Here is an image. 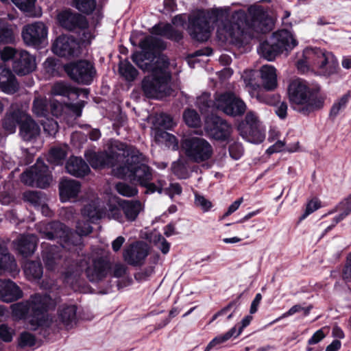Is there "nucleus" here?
<instances>
[{
	"mask_svg": "<svg viewBox=\"0 0 351 351\" xmlns=\"http://www.w3.org/2000/svg\"><path fill=\"white\" fill-rule=\"evenodd\" d=\"M73 6L80 12L90 14L96 8L95 0H73Z\"/></svg>",
	"mask_w": 351,
	"mask_h": 351,
	"instance_id": "8fccbe9b",
	"label": "nucleus"
},
{
	"mask_svg": "<svg viewBox=\"0 0 351 351\" xmlns=\"http://www.w3.org/2000/svg\"><path fill=\"white\" fill-rule=\"evenodd\" d=\"M119 151H123V162L113 169V174L118 178L129 179L140 185L152 180V170L145 162L146 157L136 147L126 144H119Z\"/></svg>",
	"mask_w": 351,
	"mask_h": 351,
	"instance_id": "7ed1b4c3",
	"label": "nucleus"
},
{
	"mask_svg": "<svg viewBox=\"0 0 351 351\" xmlns=\"http://www.w3.org/2000/svg\"><path fill=\"white\" fill-rule=\"evenodd\" d=\"M60 27L69 32L85 31L88 29V21L86 18L80 14L73 13L70 10H64L57 16Z\"/></svg>",
	"mask_w": 351,
	"mask_h": 351,
	"instance_id": "a211bd4d",
	"label": "nucleus"
},
{
	"mask_svg": "<svg viewBox=\"0 0 351 351\" xmlns=\"http://www.w3.org/2000/svg\"><path fill=\"white\" fill-rule=\"evenodd\" d=\"M147 255V245L143 242L130 244L123 254L124 260L132 266L142 265Z\"/></svg>",
	"mask_w": 351,
	"mask_h": 351,
	"instance_id": "412c9836",
	"label": "nucleus"
},
{
	"mask_svg": "<svg viewBox=\"0 0 351 351\" xmlns=\"http://www.w3.org/2000/svg\"><path fill=\"white\" fill-rule=\"evenodd\" d=\"M12 3L23 12H30L35 6L36 0H11Z\"/></svg>",
	"mask_w": 351,
	"mask_h": 351,
	"instance_id": "69168bd1",
	"label": "nucleus"
},
{
	"mask_svg": "<svg viewBox=\"0 0 351 351\" xmlns=\"http://www.w3.org/2000/svg\"><path fill=\"white\" fill-rule=\"evenodd\" d=\"M45 319L46 322L43 325H30L34 330L39 329V334L43 335L44 338L46 339L51 333L58 332L62 329V326L57 323V320L53 322L52 319H49L47 311H45Z\"/></svg>",
	"mask_w": 351,
	"mask_h": 351,
	"instance_id": "e433bc0d",
	"label": "nucleus"
},
{
	"mask_svg": "<svg viewBox=\"0 0 351 351\" xmlns=\"http://www.w3.org/2000/svg\"><path fill=\"white\" fill-rule=\"evenodd\" d=\"M171 169L178 179H187L190 177L188 163L184 160H178L173 162Z\"/></svg>",
	"mask_w": 351,
	"mask_h": 351,
	"instance_id": "de8ad7c7",
	"label": "nucleus"
},
{
	"mask_svg": "<svg viewBox=\"0 0 351 351\" xmlns=\"http://www.w3.org/2000/svg\"><path fill=\"white\" fill-rule=\"evenodd\" d=\"M156 124L163 129H170L173 126V119L169 114L161 113L156 117Z\"/></svg>",
	"mask_w": 351,
	"mask_h": 351,
	"instance_id": "e2e57ef3",
	"label": "nucleus"
},
{
	"mask_svg": "<svg viewBox=\"0 0 351 351\" xmlns=\"http://www.w3.org/2000/svg\"><path fill=\"white\" fill-rule=\"evenodd\" d=\"M32 111L40 117H48L50 114L53 116L58 117L59 111L58 106L54 103H49L46 99L35 98L33 102Z\"/></svg>",
	"mask_w": 351,
	"mask_h": 351,
	"instance_id": "c756f323",
	"label": "nucleus"
},
{
	"mask_svg": "<svg viewBox=\"0 0 351 351\" xmlns=\"http://www.w3.org/2000/svg\"><path fill=\"white\" fill-rule=\"evenodd\" d=\"M217 104V110L231 117L241 116L246 110L245 104L230 92L219 94Z\"/></svg>",
	"mask_w": 351,
	"mask_h": 351,
	"instance_id": "dca6fc26",
	"label": "nucleus"
},
{
	"mask_svg": "<svg viewBox=\"0 0 351 351\" xmlns=\"http://www.w3.org/2000/svg\"><path fill=\"white\" fill-rule=\"evenodd\" d=\"M306 58L321 75L330 76L339 70V62L332 52L324 49L313 48L306 51Z\"/></svg>",
	"mask_w": 351,
	"mask_h": 351,
	"instance_id": "9d476101",
	"label": "nucleus"
},
{
	"mask_svg": "<svg viewBox=\"0 0 351 351\" xmlns=\"http://www.w3.org/2000/svg\"><path fill=\"white\" fill-rule=\"evenodd\" d=\"M52 50L60 57L71 58L80 53V44L73 36L61 35L56 39Z\"/></svg>",
	"mask_w": 351,
	"mask_h": 351,
	"instance_id": "aec40b11",
	"label": "nucleus"
},
{
	"mask_svg": "<svg viewBox=\"0 0 351 351\" xmlns=\"http://www.w3.org/2000/svg\"><path fill=\"white\" fill-rule=\"evenodd\" d=\"M0 88L8 94H14L19 90V84L14 74L3 64H0Z\"/></svg>",
	"mask_w": 351,
	"mask_h": 351,
	"instance_id": "393cba45",
	"label": "nucleus"
},
{
	"mask_svg": "<svg viewBox=\"0 0 351 351\" xmlns=\"http://www.w3.org/2000/svg\"><path fill=\"white\" fill-rule=\"evenodd\" d=\"M40 131L39 125L29 115L25 113V117L23 119L19 128V134L21 138L25 141H30L40 134Z\"/></svg>",
	"mask_w": 351,
	"mask_h": 351,
	"instance_id": "c85d7f7f",
	"label": "nucleus"
},
{
	"mask_svg": "<svg viewBox=\"0 0 351 351\" xmlns=\"http://www.w3.org/2000/svg\"><path fill=\"white\" fill-rule=\"evenodd\" d=\"M119 144H123L121 142H115L112 145L108 152H95L92 150L85 152L84 156L90 165L93 169H102L106 167H114L123 162L124 157L122 155L123 151H119Z\"/></svg>",
	"mask_w": 351,
	"mask_h": 351,
	"instance_id": "9b49d317",
	"label": "nucleus"
},
{
	"mask_svg": "<svg viewBox=\"0 0 351 351\" xmlns=\"http://www.w3.org/2000/svg\"><path fill=\"white\" fill-rule=\"evenodd\" d=\"M51 179L48 167L40 159L21 175V180L24 184L41 189L47 187Z\"/></svg>",
	"mask_w": 351,
	"mask_h": 351,
	"instance_id": "ddd939ff",
	"label": "nucleus"
},
{
	"mask_svg": "<svg viewBox=\"0 0 351 351\" xmlns=\"http://www.w3.org/2000/svg\"><path fill=\"white\" fill-rule=\"evenodd\" d=\"M41 121L44 132L49 136H55L58 131V124L53 119H49L48 117H44Z\"/></svg>",
	"mask_w": 351,
	"mask_h": 351,
	"instance_id": "5fc2aeb1",
	"label": "nucleus"
},
{
	"mask_svg": "<svg viewBox=\"0 0 351 351\" xmlns=\"http://www.w3.org/2000/svg\"><path fill=\"white\" fill-rule=\"evenodd\" d=\"M182 117L185 123L189 127L198 128L201 125L200 116L194 109L186 108L184 110Z\"/></svg>",
	"mask_w": 351,
	"mask_h": 351,
	"instance_id": "49530a36",
	"label": "nucleus"
},
{
	"mask_svg": "<svg viewBox=\"0 0 351 351\" xmlns=\"http://www.w3.org/2000/svg\"><path fill=\"white\" fill-rule=\"evenodd\" d=\"M261 101L269 105H275V112L280 119H285L287 117L288 106L285 101H278L277 104H275L270 98L267 97L262 98Z\"/></svg>",
	"mask_w": 351,
	"mask_h": 351,
	"instance_id": "603ef678",
	"label": "nucleus"
},
{
	"mask_svg": "<svg viewBox=\"0 0 351 351\" xmlns=\"http://www.w3.org/2000/svg\"><path fill=\"white\" fill-rule=\"evenodd\" d=\"M258 72L264 89L273 90L277 87L276 70L273 66L263 65Z\"/></svg>",
	"mask_w": 351,
	"mask_h": 351,
	"instance_id": "473e14b6",
	"label": "nucleus"
},
{
	"mask_svg": "<svg viewBox=\"0 0 351 351\" xmlns=\"http://www.w3.org/2000/svg\"><path fill=\"white\" fill-rule=\"evenodd\" d=\"M350 98V95L348 93L334 102L329 112L330 119L334 120L339 112L346 108Z\"/></svg>",
	"mask_w": 351,
	"mask_h": 351,
	"instance_id": "c03bdc74",
	"label": "nucleus"
},
{
	"mask_svg": "<svg viewBox=\"0 0 351 351\" xmlns=\"http://www.w3.org/2000/svg\"><path fill=\"white\" fill-rule=\"evenodd\" d=\"M181 151L193 162L201 163L210 159L213 154L211 144L199 136H186L181 140Z\"/></svg>",
	"mask_w": 351,
	"mask_h": 351,
	"instance_id": "1a4fd4ad",
	"label": "nucleus"
},
{
	"mask_svg": "<svg viewBox=\"0 0 351 351\" xmlns=\"http://www.w3.org/2000/svg\"><path fill=\"white\" fill-rule=\"evenodd\" d=\"M14 41V35L10 25L0 19V45L10 44Z\"/></svg>",
	"mask_w": 351,
	"mask_h": 351,
	"instance_id": "a18cd8bd",
	"label": "nucleus"
},
{
	"mask_svg": "<svg viewBox=\"0 0 351 351\" xmlns=\"http://www.w3.org/2000/svg\"><path fill=\"white\" fill-rule=\"evenodd\" d=\"M23 297L20 287L11 280L0 279V301L10 303Z\"/></svg>",
	"mask_w": 351,
	"mask_h": 351,
	"instance_id": "b1692460",
	"label": "nucleus"
},
{
	"mask_svg": "<svg viewBox=\"0 0 351 351\" xmlns=\"http://www.w3.org/2000/svg\"><path fill=\"white\" fill-rule=\"evenodd\" d=\"M90 223V221H77L75 232L59 221L41 223L37 229L42 237L49 240H56L63 248L70 251L73 247L82 244L83 236L92 232Z\"/></svg>",
	"mask_w": 351,
	"mask_h": 351,
	"instance_id": "20e7f679",
	"label": "nucleus"
},
{
	"mask_svg": "<svg viewBox=\"0 0 351 351\" xmlns=\"http://www.w3.org/2000/svg\"><path fill=\"white\" fill-rule=\"evenodd\" d=\"M82 214L84 217L88 219L91 223H95L101 218V213L98 208L91 204L85 205L82 210Z\"/></svg>",
	"mask_w": 351,
	"mask_h": 351,
	"instance_id": "3c124183",
	"label": "nucleus"
},
{
	"mask_svg": "<svg viewBox=\"0 0 351 351\" xmlns=\"http://www.w3.org/2000/svg\"><path fill=\"white\" fill-rule=\"evenodd\" d=\"M238 130L244 139L252 143H261L265 138L258 117L252 112L246 114L244 121L239 124Z\"/></svg>",
	"mask_w": 351,
	"mask_h": 351,
	"instance_id": "4468645a",
	"label": "nucleus"
},
{
	"mask_svg": "<svg viewBox=\"0 0 351 351\" xmlns=\"http://www.w3.org/2000/svg\"><path fill=\"white\" fill-rule=\"evenodd\" d=\"M119 72L122 77L129 82L134 81L138 75V71L127 60L119 63Z\"/></svg>",
	"mask_w": 351,
	"mask_h": 351,
	"instance_id": "a19ab883",
	"label": "nucleus"
},
{
	"mask_svg": "<svg viewBox=\"0 0 351 351\" xmlns=\"http://www.w3.org/2000/svg\"><path fill=\"white\" fill-rule=\"evenodd\" d=\"M217 95H216L215 99H213L210 93L204 92L197 97L195 105L202 114L213 112L217 110Z\"/></svg>",
	"mask_w": 351,
	"mask_h": 351,
	"instance_id": "f704fd0d",
	"label": "nucleus"
},
{
	"mask_svg": "<svg viewBox=\"0 0 351 351\" xmlns=\"http://www.w3.org/2000/svg\"><path fill=\"white\" fill-rule=\"evenodd\" d=\"M47 36V27L43 22H35L23 27L22 37L24 43L34 47H40Z\"/></svg>",
	"mask_w": 351,
	"mask_h": 351,
	"instance_id": "f3484780",
	"label": "nucleus"
},
{
	"mask_svg": "<svg viewBox=\"0 0 351 351\" xmlns=\"http://www.w3.org/2000/svg\"><path fill=\"white\" fill-rule=\"evenodd\" d=\"M141 52L132 54V61L143 71L151 72L141 82L143 95L149 99H158L170 95L172 89L169 85L171 73L169 71V60L167 56L159 54L157 51L166 48L165 42L160 38L149 36L139 43Z\"/></svg>",
	"mask_w": 351,
	"mask_h": 351,
	"instance_id": "f257e3e1",
	"label": "nucleus"
},
{
	"mask_svg": "<svg viewBox=\"0 0 351 351\" xmlns=\"http://www.w3.org/2000/svg\"><path fill=\"white\" fill-rule=\"evenodd\" d=\"M111 269V263L106 256H98L88 263L85 274L92 282H97L105 278Z\"/></svg>",
	"mask_w": 351,
	"mask_h": 351,
	"instance_id": "6ab92c4d",
	"label": "nucleus"
},
{
	"mask_svg": "<svg viewBox=\"0 0 351 351\" xmlns=\"http://www.w3.org/2000/svg\"><path fill=\"white\" fill-rule=\"evenodd\" d=\"M24 272L28 279L37 280L41 278L43 269L40 261H27L24 266Z\"/></svg>",
	"mask_w": 351,
	"mask_h": 351,
	"instance_id": "ea45409f",
	"label": "nucleus"
},
{
	"mask_svg": "<svg viewBox=\"0 0 351 351\" xmlns=\"http://www.w3.org/2000/svg\"><path fill=\"white\" fill-rule=\"evenodd\" d=\"M288 95L293 109L305 116L321 110L324 106L325 97L310 88L301 79L290 82Z\"/></svg>",
	"mask_w": 351,
	"mask_h": 351,
	"instance_id": "39448f33",
	"label": "nucleus"
},
{
	"mask_svg": "<svg viewBox=\"0 0 351 351\" xmlns=\"http://www.w3.org/2000/svg\"><path fill=\"white\" fill-rule=\"evenodd\" d=\"M122 208L119 205V206H110V209L108 210V216L121 223L125 222V218Z\"/></svg>",
	"mask_w": 351,
	"mask_h": 351,
	"instance_id": "338daca9",
	"label": "nucleus"
},
{
	"mask_svg": "<svg viewBox=\"0 0 351 351\" xmlns=\"http://www.w3.org/2000/svg\"><path fill=\"white\" fill-rule=\"evenodd\" d=\"M53 300L49 294L36 293L29 300L13 304L11 306L13 315L19 319H28L30 325H43L45 311H48Z\"/></svg>",
	"mask_w": 351,
	"mask_h": 351,
	"instance_id": "423d86ee",
	"label": "nucleus"
},
{
	"mask_svg": "<svg viewBox=\"0 0 351 351\" xmlns=\"http://www.w3.org/2000/svg\"><path fill=\"white\" fill-rule=\"evenodd\" d=\"M80 182L74 180H63L59 185L60 197L62 202L77 197L80 191Z\"/></svg>",
	"mask_w": 351,
	"mask_h": 351,
	"instance_id": "7c9ffc66",
	"label": "nucleus"
},
{
	"mask_svg": "<svg viewBox=\"0 0 351 351\" xmlns=\"http://www.w3.org/2000/svg\"><path fill=\"white\" fill-rule=\"evenodd\" d=\"M336 211H339V214L335 217L333 220L335 223L343 220L346 217L351 213V194L343 199L335 208Z\"/></svg>",
	"mask_w": 351,
	"mask_h": 351,
	"instance_id": "79ce46f5",
	"label": "nucleus"
},
{
	"mask_svg": "<svg viewBox=\"0 0 351 351\" xmlns=\"http://www.w3.org/2000/svg\"><path fill=\"white\" fill-rule=\"evenodd\" d=\"M36 59L25 50L18 52L16 59L12 62V69L18 75L23 76L35 70Z\"/></svg>",
	"mask_w": 351,
	"mask_h": 351,
	"instance_id": "4be33fe9",
	"label": "nucleus"
},
{
	"mask_svg": "<svg viewBox=\"0 0 351 351\" xmlns=\"http://www.w3.org/2000/svg\"><path fill=\"white\" fill-rule=\"evenodd\" d=\"M195 204L196 206L199 207L204 212H208L213 206V204L210 201L198 193L195 194Z\"/></svg>",
	"mask_w": 351,
	"mask_h": 351,
	"instance_id": "0e129e2a",
	"label": "nucleus"
},
{
	"mask_svg": "<svg viewBox=\"0 0 351 351\" xmlns=\"http://www.w3.org/2000/svg\"><path fill=\"white\" fill-rule=\"evenodd\" d=\"M150 32L176 43H179L183 38L182 31L174 28L170 23L156 24L152 27Z\"/></svg>",
	"mask_w": 351,
	"mask_h": 351,
	"instance_id": "a878e982",
	"label": "nucleus"
},
{
	"mask_svg": "<svg viewBox=\"0 0 351 351\" xmlns=\"http://www.w3.org/2000/svg\"><path fill=\"white\" fill-rule=\"evenodd\" d=\"M237 332L238 330H237L236 326H234L225 334L215 337L207 345L204 351H210L213 348L215 347L217 345L226 342V341L229 340L231 337H238L239 335H237Z\"/></svg>",
	"mask_w": 351,
	"mask_h": 351,
	"instance_id": "09e8293b",
	"label": "nucleus"
},
{
	"mask_svg": "<svg viewBox=\"0 0 351 351\" xmlns=\"http://www.w3.org/2000/svg\"><path fill=\"white\" fill-rule=\"evenodd\" d=\"M250 12L252 19L248 23L244 12H235L232 16V21H225L223 26L217 29L219 39L229 43L239 42L245 26L261 34H266L272 30L274 21L263 8L258 7L252 10Z\"/></svg>",
	"mask_w": 351,
	"mask_h": 351,
	"instance_id": "f03ea898",
	"label": "nucleus"
},
{
	"mask_svg": "<svg viewBox=\"0 0 351 351\" xmlns=\"http://www.w3.org/2000/svg\"><path fill=\"white\" fill-rule=\"evenodd\" d=\"M223 16L221 9L199 10L189 17L188 32L191 37L199 42L210 37V24L217 23Z\"/></svg>",
	"mask_w": 351,
	"mask_h": 351,
	"instance_id": "0eeeda50",
	"label": "nucleus"
},
{
	"mask_svg": "<svg viewBox=\"0 0 351 351\" xmlns=\"http://www.w3.org/2000/svg\"><path fill=\"white\" fill-rule=\"evenodd\" d=\"M204 128L208 136L218 141H228L232 130L225 119L213 114L206 118Z\"/></svg>",
	"mask_w": 351,
	"mask_h": 351,
	"instance_id": "2eb2a0df",
	"label": "nucleus"
},
{
	"mask_svg": "<svg viewBox=\"0 0 351 351\" xmlns=\"http://www.w3.org/2000/svg\"><path fill=\"white\" fill-rule=\"evenodd\" d=\"M23 199L27 202L34 207H38L42 205L43 198L42 193L38 191H27L23 193Z\"/></svg>",
	"mask_w": 351,
	"mask_h": 351,
	"instance_id": "864d4df0",
	"label": "nucleus"
},
{
	"mask_svg": "<svg viewBox=\"0 0 351 351\" xmlns=\"http://www.w3.org/2000/svg\"><path fill=\"white\" fill-rule=\"evenodd\" d=\"M230 156L234 160L239 159L243 154V147L241 144L234 143L229 146Z\"/></svg>",
	"mask_w": 351,
	"mask_h": 351,
	"instance_id": "774afa93",
	"label": "nucleus"
},
{
	"mask_svg": "<svg viewBox=\"0 0 351 351\" xmlns=\"http://www.w3.org/2000/svg\"><path fill=\"white\" fill-rule=\"evenodd\" d=\"M16 266L14 257L9 252L6 244L0 241V272L12 270Z\"/></svg>",
	"mask_w": 351,
	"mask_h": 351,
	"instance_id": "4c0bfd02",
	"label": "nucleus"
},
{
	"mask_svg": "<svg viewBox=\"0 0 351 351\" xmlns=\"http://www.w3.org/2000/svg\"><path fill=\"white\" fill-rule=\"evenodd\" d=\"M58 255L55 254L51 250H45L43 252V259L47 269L53 270L56 264Z\"/></svg>",
	"mask_w": 351,
	"mask_h": 351,
	"instance_id": "680f3d73",
	"label": "nucleus"
},
{
	"mask_svg": "<svg viewBox=\"0 0 351 351\" xmlns=\"http://www.w3.org/2000/svg\"><path fill=\"white\" fill-rule=\"evenodd\" d=\"M116 189L120 195L126 197H133L138 193L136 187L123 182L117 183L116 184Z\"/></svg>",
	"mask_w": 351,
	"mask_h": 351,
	"instance_id": "4d7b16f0",
	"label": "nucleus"
},
{
	"mask_svg": "<svg viewBox=\"0 0 351 351\" xmlns=\"http://www.w3.org/2000/svg\"><path fill=\"white\" fill-rule=\"evenodd\" d=\"M119 205L122 208L125 221H134L143 209L142 204L138 200H121Z\"/></svg>",
	"mask_w": 351,
	"mask_h": 351,
	"instance_id": "72a5a7b5",
	"label": "nucleus"
},
{
	"mask_svg": "<svg viewBox=\"0 0 351 351\" xmlns=\"http://www.w3.org/2000/svg\"><path fill=\"white\" fill-rule=\"evenodd\" d=\"M15 334V330L12 327L6 324H1L0 325V339L4 342H11L13 336Z\"/></svg>",
	"mask_w": 351,
	"mask_h": 351,
	"instance_id": "bf43d9fd",
	"label": "nucleus"
},
{
	"mask_svg": "<svg viewBox=\"0 0 351 351\" xmlns=\"http://www.w3.org/2000/svg\"><path fill=\"white\" fill-rule=\"evenodd\" d=\"M66 171L77 178H83L90 171L88 165L81 157L71 156L66 163Z\"/></svg>",
	"mask_w": 351,
	"mask_h": 351,
	"instance_id": "cd10ccee",
	"label": "nucleus"
},
{
	"mask_svg": "<svg viewBox=\"0 0 351 351\" xmlns=\"http://www.w3.org/2000/svg\"><path fill=\"white\" fill-rule=\"evenodd\" d=\"M36 344V338L34 335L29 332L21 333L19 339V345L21 348L32 347Z\"/></svg>",
	"mask_w": 351,
	"mask_h": 351,
	"instance_id": "13d9d810",
	"label": "nucleus"
},
{
	"mask_svg": "<svg viewBox=\"0 0 351 351\" xmlns=\"http://www.w3.org/2000/svg\"><path fill=\"white\" fill-rule=\"evenodd\" d=\"M66 151L60 147H54L50 149L47 155V161L55 165L63 164L66 156Z\"/></svg>",
	"mask_w": 351,
	"mask_h": 351,
	"instance_id": "37998d69",
	"label": "nucleus"
},
{
	"mask_svg": "<svg viewBox=\"0 0 351 351\" xmlns=\"http://www.w3.org/2000/svg\"><path fill=\"white\" fill-rule=\"evenodd\" d=\"M146 182L147 183L144 184H141V186L146 189L145 193H154L155 192H158L161 194L164 191L163 186L165 184V180H158L157 183L151 182V180H147Z\"/></svg>",
	"mask_w": 351,
	"mask_h": 351,
	"instance_id": "6e6d98bb",
	"label": "nucleus"
},
{
	"mask_svg": "<svg viewBox=\"0 0 351 351\" xmlns=\"http://www.w3.org/2000/svg\"><path fill=\"white\" fill-rule=\"evenodd\" d=\"M64 70L71 80L82 85L91 84L97 75L94 64L86 60L66 64Z\"/></svg>",
	"mask_w": 351,
	"mask_h": 351,
	"instance_id": "f8f14e48",
	"label": "nucleus"
},
{
	"mask_svg": "<svg viewBox=\"0 0 351 351\" xmlns=\"http://www.w3.org/2000/svg\"><path fill=\"white\" fill-rule=\"evenodd\" d=\"M76 313L75 305H62L58 311V324L67 329L72 328L76 323Z\"/></svg>",
	"mask_w": 351,
	"mask_h": 351,
	"instance_id": "2f4dec72",
	"label": "nucleus"
},
{
	"mask_svg": "<svg viewBox=\"0 0 351 351\" xmlns=\"http://www.w3.org/2000/svg\"><path fill=\"white\" fill-rule=\"evenodd\" d=\"M258 77H259L258 72L253 70L246 71L242 75L246 86L250 88V92L252 95H256V98L260 101L263 97L261 93V86L256 80Z\"/></svg>",
	"mask_w": 351,
	"mask_h": 351,
	"instance_id": "c9c22d12",
	"label": "nucleus"
},
{
	"mask_svg": "<svg viewBox=\"0 0 351 351\" xmlns=\"http://www.w3.org/2000/svg\"><path fill=\"white\" fill-rule=\"evenodd\" d=\"M38 239L33 234H20L13 241L12 245L15 251L23 257L32 256L37 247Z\"/></svg>",
	"mask_w": 351,
	"mask_h": 351,
	"instance_id": "5701e85b",
	"label": "nucleus"
},
{
	"mask_svg": "<svg viewBox=\"0 0 351 351\" xmlns=\"http://www.w3.org/2000/svg\"><path fill=\"white\" fill-rule=\"evenodd\" d=\"M298 45V41L291 33L287 29L274 32L270 38L261 43L258 52L265 59L272 61L276 56L291 51Z\"/></svg>",
	"mask_w": 351,
	"mask_h": 351,
	"instance_id": "6e6552de",
	"label": "nucleus"
},
{
	"mask_svg": "<svg viewBox=\"0 0 351 351\" xmlns=\"http://www.w3.org/2000/svg\"><path fill=\"white\" fill-rule=\"evenodd\" d=\"M25 117V112L20 109H14L6 112L2 121V127L8 134L16 132V127L21 125L23 119Z\"/></svg>",
	"mask_w": 351,
	"mask_h": 351,
	"instance_id": "bb28decb",
	"label": "nucleus"
},
{
	"mask_svg": "<svg viewBox=\"0 0 351 351\" xmlns=\"http://www.w3.org/2000/svg\"><path fill=\"white\" fill-rule=\"evenodd\" d=\"M19 51H18L12 47L6 46L0 50V58L4 62H8L11 60L14 61Z\"/></svg>",
	"mask_w": 351,
	"mask_h": 351,
	"instance_id": "052dcab7",
	"label": "nucleus"
},
{
	"mask_svg": "<svg viewBox=\"0 0 351 351\" xmlns=\"http://www.w3.org/2000/svg\"><path fill=\"white\" fill-rule=\"evenodd\" d=\"M51 93L53 95L66 97L70 99L71 95L76 97L79 96L78 90L71 86L69 84L64 82L55 83L51 88Z\"/></svg>",
	"mask_w": 351,
	"mask_h": 351,
	"instance_id": "58836bf2",
	"label": "nucleus"
}]
</instances>
